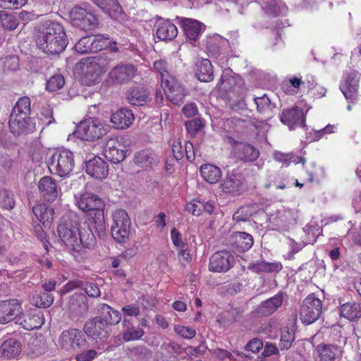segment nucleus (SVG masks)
Masks as SVG:
<instances>
[{"label":"nucleus","instance_id":"obj_1","mask_svg":"<svg viewBox=\"0 0 361 361\" xmlns=\"http://www.w3.org/2000/svg\"><path fill=\"white\" fill-rule=\"evenodd\" d=\"M57 232L62 243L70 250L80 252L94 247L96 238L90 226L82 227L75 214L64 216L58 225Z\"/></svg>","mask_w":361,"mask_h":361},{"label":"nucleus","instance_id":"obj_2","mask_svg":"<svg viewBox=\"0 0 361 361\" xmlns=\"http://www.w3.org/2000/svg\"><path fill=\"white\" fill-rule=\"evenodd\" d=\"M35 42L37 47L48 55L61 53L68 44L63 26L56 22H47L39 26Z\"/></svg>","mask_w":361,"mask_h":361},{"label":"nucleus","instance_id":"obj_3","mask_svg":"<svg viewBox=\"0 0 361 361\" xmlns=\"http://www.w3.org/2000/svg\"><path fill=\"white\" fill-rule=\"evenodd\" d=\"M77 205L93 224L99 238H104L106 235V224L104 213L105 204L102 198L93 193L86 192L80 196L77 201Z\"/></svg>","mask_w":361,"mask_h":361},{"label":"nucleus","instance_id":"obj_4","mask_svg":"<svg viewBox=\"0 0 361 361\" xmlns=\"http://www.w3.org/2000/svg\"><path fill=\"white\" fill-rule=\"evenodd\" d=\"M81 83L91 86L100 80V75L110 66V60L104 56L87 58L81 62Z\"/></svg>","mask_w":361,"mask_h":361},{"label":"nucleus","instance_id":"obj_5","mask_svg":"<svg viewBox=\"0 0 361 361\" xmlns=\"http://www.w3.org/2000/svg\"><path fill=\"white\" fill-rule=\"evenodd\" d=\"M74 155L68 149L55 152L49 161V169L51 173L63 177L69 174L74 167Z\"/></svg>","mask_w":361,"mask_h":361},{"label":"nucleus","instance_id":"obj_6","mask_svg":"<svg viewBox=\"0 0 361 361\" xmlns=\"http://www.w3.org/2000/svg\"><path fill=\"white\" fill-rule=\"evenodd\" d=\"M69 16L72 24L84 30H92L97 24V19L87 3L74 6Z\"/></svg>","mask_w":361,"mask_h":361},{"label":"nucleus","instance_id":"obj_7","mask_svg":"<svg viewBox=\"0 0 361 361\" xmlns=\"http://www.w3.org/2000/svg\"><path fill=\"white\" fill-rule=\"evenodd\" d=\"M106 133L107 129L95 118H89L81 121L74 133L77 137L87 141L98 140Z\"/></svg>","mask_w":361,"mask_h":361},{"label":"nucleus","instance_id":"obj_8","mask_svg":"<svg viewBox=\"0 0 361 361\" xmlns=\"http://www.w3.org/2000/svg\"><path fill=\"white\" fill-rule=\"evenodd\" d=\"M113 224L111 233L118 243H125L129 238L131 221L124 209H116L112 214Z\"/></svg>","mask_w":361,"mask_h":361},{"label":"nucleus","instance_id":"obj_9","mask_svg":"<svg viewBox=\"0 0 361 361\" xmlns=\"http://www.w3.org/2000/svg\"><path fill=\"white\" fill-rule=\"evenodd\" d=\"M322 312V302L314 294L309 295L303 300L300 310L301 322L305 325L315 322Z\"/></svg>","mask_w":361,"mask_h":361},{"label":"nucleus","instance_id":"obj_10","mask_svg":"<svg viewBox=\"0 0 361 361\" xmlns=\"http://www.w3.org/2000/svg\"><path fill=\"white\" fill-rule=\"evenodd\" d=\"M228 142L231 145V155L239 161L253 162L259 156V150L252 145L235 140L231 136L227 137Z\"/></svg>","mask_w":361,"mask_h":361},{"label":"nucleus","instance_id":"obj_11","mask_svg":"<svg viewBox=\"0 0 361 361\" xmlns=\"http://www.w3.org/2000/svg\"><path fill=\"white\" fill-rule=\"evenodd\" d=\"M8 124L11 133L17 137L30 134L35 130V123L27 114H11Z\"/></svg>","mask_w":361,"mask_h":361},{"label":"nucleus","instance_id":"obj_12","mask_svg":"<svg viewBox=\"0 0 361 361\" xmlns=\"http://www.w3.org/2000/svg\"><path fill=\"white\" fill-rule=\"evenodd\" d=\"M222 191L233 196L241 195L246 189L243 173L232 171L228 173L221 183Z\"/></svg>","mask_w":361,"mask_h":361},{"label":"nucleus","instance_id":"obj_13","mask_svg":"<svg viewBox=\"0 0 361 361\" xmlns=\"http://www.w3.org/2000/svg\"><path fill=\"white\" fill-rule=\"evenodd\" d=\"M235 264L234 256L228 250L214 252L209 259V269L212 272H226Z\"/></svg>","mask_w":361,"mask_h":361},{"label":"nucleus","instance_id":"obj_14","mask_svg":"<svg viewBox=\"0 0 361 361\" xmlns=\"http://www.w3.org/2000/svg\"><path fill=\"white\" fill-rule=\"evenodd\" d=\"M62 345L64 348L73 350H85L88 347V342L82 331L78 329H70L62 332L61 336Z\"/></svg>","mask_w":361,"mask_h":361},{"label":"nucleus","instance_id":"obj_15","mask_svg":"<svg viewBox=\"0 0 361 361\" xmlns=\"http://www.w3.org/2000/svg\"><path fill=\"white\" fill-rule=\"evenodd\" d=\"M84 333L95 341H104L110 335V329L98 317L89 319L84 324Z\"/></svg>","mask_w":361,"mask_h":361},{"label":"nucleus","instance_id":"obj_16","mask_svg":"<svg viewBox=\"0 0 361 361\" xmlns=\"http://www.w3.org/2000/svg\"><path fill=\"white\" fill-rule=\"evenodd\" d=\"M135 73V68L133 65H118L109 73L107 82L110 85L128 82L134 77Z\"/></svg>","mask_w":361,"mask_h":361},{"label":"nucleus","instance_id":"obj_17","mask_svg":"<svg viewBox=\"0 0 361 361\" xmlns=\"http://www.w3.org/2000/svg\"><path fill=\"white\" fill-rule=\"evenodd\" d=\"M22 306L17 299L0 300V324H6L16 319L22 314Z\"/></svg>","mask_w":361,"mask_h":361},{"label":"nucleus","instance_id":"obj_18","mask_svg":"<svg viewBox=\"0 0 361 361\" xmlns=\"http://www.w3.org/2000/svg\"><path fill=\"white\" fill-rule=\"evenodd\" d=\"M281 121L290 130L298 127H305V116L303 110L298 106L285 109L280 116Z\"/></svg>","mask_w":361,"mask_h":361},{"label":"nucleus","instance_id":"obj_19","mask_svg":"<svg viewBox=\"0 0 361 361\" xmlns=\"http://www.w3.org/2000/svg\"><path fill=\"white\" fill-rule=\"evenodd\" d=\"M126 151L116 137L109 139L104 148V155L113 164H118L126 158Z\"/></svg>","mask_w":361,"mask_h":361},{"label":"nucleus","instance_id":"obj_20","mask_svg":"<svg viewBox=\"0 0 361 361\" xmlns=\"http://www.w3.org/2000/svg\"><path fill=\"white\" fill-rule=\"evenodd\" d=\"M86 173L96 179H102L109 173V164L101 157L95 156L85 163Z\"/></svg>","mask_w":361,"mask_h":361},{"label":"nucleus","instance_id":"obj_21","mask_svg":"<svg viewBox=\"0 0 361 361\" xmlns=\"http://www.w3.org/2000/svg\"><path fill=\"white\" fill-rule=\"evenodd\" d=\"M38 188L43 199L49 202L56 200L60 192L56 180L49 176H44L40 179Z\"/></svg>","mask_w":361,"mask_h":361},{"label":"nucleus","instance_id":"obj_22","mask_svg":"<svg viewBox=\"0 0 361 361\" xmlns=\"http://www.w3.org/2000/svg\"><path fill=\"white\" fill-rule=\"evenodd\" d=\"M42 316V314L36 312V310H35L34 311H30L27 314L22 313L18 317L16 323L21 325L25 330L37 329L43 324Z\"/></svg>","mask_w":361,"mask_h":361},{"label":"nucleus","instance_id":"obj_23","mask_svg":"<svg viewBox=\"0 0 361 361\" xmlns=\"http://www.w3.org/2000/svg\"><path fill=\"white\" fill-rule=\"evenodd\" d=\"M156 35L162 41L171 40L178 35V29L169 20L159 18L157 21Z\"/></svg>","mask_w":361,"mask_h":361},{"label":"nucleus","instance_id":"obj_24","mask_svg":"<svg viewBox=\"0 0 361 361\" xmlns=\"http://www.w3.org/2000/svg\"><path fill=\"white\" fill-rule=\"evenodd\" d=\"M252 236L245 232H235L229 238V243L238 252L248 250L253 245Z\"/></svg>","mask_w":361,"mask_h":361},{"label":"nucleus","instance_id":"obj_25","mask_svg":"<svg viewBox=\"0 0 361 361\" xmlns=\"http://www.w3.org/2000/svg\"><path fill=\"white\" fill-rule=\"evenodd\" d=\"M68 305L70 312L76 317L86 314L89 309L87 298L84 294H73L69 298Z\"/></svg>","mask_w":361,"mask_h":361},{"label":"nucleus","instance_id":"obj_26","mask_svg":"<svg viewBox=\"0 0 361 361\" xmlns=\"http://www.w3.org/2000/svg\"><path fill=\"white\" fill-rule=\"evenodd\" d=\"M135 119L134 114L130 109L121 108L112 114L111 122L117 129L128 128Z\"/></svg>","mask_w":361,"mask_h":361},{"label":"nucleus","instance_id":"obj_27","mask_svg":"<svg viewBox=\"0 0 361 361\" xmlns=\"http://www.w3.org/2000/svg\"><path fill=\"white\" fill-rule=\"evenodd\" d=\"M99 315L96 316L100 319L107 326L118 324L121 320L120 312L114 310L106 304H100L98 307Z\"/></svg>","mask_w":361,"mask_h":361},{"label":"nucleus","instance_id":"obj_28","mask_svg":"<svg viewBox=\"0 0 361 361\" xmlns=\"http://www.w3.org/2000/svg\"><path fill=\"white\" fill-rule=\"evenodd\" d=\"M32 212L44 227H50L54 214L52 207L44 203H39L33 206Z\"/></svg>","mask_w":361,"mask_h":361},{"label":"nucleus","instance_id":"obj_29","mask_svg":"<svg viewBox=\"0 0 361 361\" xmlns=\"http://www.w3.org/2000/svg\"><path fill=\"white\" fill-rule=\"evenodd\" d=\"M283 303V293H279L274 297L262 302L256 309L260 316L267 317L274 313Z\"/></svg>","mask_w":361,"mask_h":361},{"label":"nucleus","instance_id":"obj_30","mask_svg":"<svg viewBox=\"0 0 361 361\" xmlns=\"http://www.w3.org/2000/svg\"><path fill=\"white\" fill-rule=\"evenodd\" d=\"M181 23L187 37L191 41H196L203 30V25L190 18L183 19Z\"/></svg>","mask_w":361,"mask_h":361},{"label":"nucleus","instance_id":"obj_31","mask_svg":"<svg viewBox=\"0 0 361 361\" xmlns=\"http://www.w3.org/2000/svg\"><path fill=\"white\" fill-rule=\"evenodd\" d=\"M21 353V344L16 338L6 339L0 347L1 355L5 358L15 357Z\"/></svg>","mask_w":361,"mask_h":361},{"label":"nucleus","instance_id":"obj_32","mask_svg":"<svg viewBox=\"0 0 361 361\" xmlns=\"http://www.w3.org/2000/svg\"><path fill=\"white\" fill-rule=\"evenodd\" d=\"M66 286L68 290L81 288L89 297L91 298H97L100 296L99 288L96 284L92 282L80 280L71 281L66 284Z\"/></svg>","mask_w":361,"mask_h":361},{"label":"nucleus","instance_id":"obj_33","mask_svg":"<svg viewBox=\"0 0 361 361\" xmlns=\"http://www.w3.org/2000/svg\"><path fill=\"white\" fill-rule=\"evenodd\" d=\"M195 75L202 82H209L213 80V68L209 60L202 59L196 63Z\"/></svg>","mask_w":361,"mask_h":361},{"label":"nucleus","instance_id":"obj_34","mask_svg":"<svg viewBox=\"0 0 361 361\" xmlns=\"http://www.w3.org/2000/svg\"><path fill=\"white\" fill-rule=\"evenodd\" d=\"M340 314L342 317L353 321L361 317V303L360 302H346L340 307Z\"/></svg>","mask_w":361,"mask_h":361},{"label":"nucleus","instance_id":"obj_35","mask_svg":"<svg viewBox=\"0 0 361 361\" xmlns=\"http://www.w3.org/2000/svg\"><path fill=\"white\" fill-rule=\"evenodd\" d=\"M361 80V75L353 71L343 75L340 83V90H357Z\"/></svg>","mask_w":361,"mask_h":361},{"label":"nucleus","instance_id":"obj_36","mask_svg":"<svg viewBox=\"0 0 361 361\" xmlns=\"http://www.w3.org/2000/svg\"><path fill=\"white\" fill-rule=\"evenodd\" d=\"M202 178L209 183L213 184L219 181L221 176V169L212 164H203L200 167Z\"/></svg>","mask_w":361,"mask_h":361},{"label":"nucleus","instance_id":"obj_37","mask_svg":"<svg viewBox=\"0 0 361 361\" xmlns=\"http://www.w3.org/2000/svg\"><path fill=\"white\" fill-rule=\"evenodd\" d=\"M54 296L47 292L37 293L34 292L30 298L31 303L39 308H47L50 307L54 302Z\"/></svg>","mask_w":361,"mask_h":361},{"label":"nucleus","instance_id":"obj_38","mask_svg":"<svg viewBox=\"0 0 361 361\" xmlns=\"http://www.w3.org/2000/svg\"><path fill=\"white\" fill-rule=\"evenodd\" d=\"M319 361H334L339 349L334 345L319 344L317 347Z\"/></svg>","mask_w":361,"mask_h":361},{"label":"nucleus","instance_id":"obj_39","mask_svg":"<svg viewBox=\"0 0 361 361\" xmlns=\"http://www.w3.org/2000/svg\"><path fill=\"white\" fill-rule=\"evenodd\" d=\"M272 94L273 95L264 94L262 97H257L254 99L258 111L262 112L266 109L272 110L276 108V101L277 100V97L275 94Z\"/></svg>","mask_w":361,"mask_h":361},{"label":"nucleus","instance_id":"obj_40","mask_svg":"<svg viewBox=\"0 0 361 361\" xmlns=\"http://www.w3.org/2000/svg\"><path fill=\"white\" fill-rule=\"evenodd\" d=\"M134 161L142 167L149 166L157 161V156L149 149H143L135 154Z\"/></svg>","mask_w":361,"mask_h":361},{"label":"nucleus","instance_id":"obj_41","mask_svg":"<svg viewBox=\"0 0 361 361\" xmlns=\"http://www.w3.org/2000/svg\"><path fill=\"white\" fill-rule=\"evenodd\" d=\"M242 85V78L238 75H232L230 73H224L221 76V88L222 90H228L232 88H239Z\"/></svg>","mask_w":361,"mask_h":361},{"label":"nucleus","instance_id":"obj_42","mask_svg":"<svg viewBox=\"0 0 361 361\" xmlns=\"http://www.w3.org/2000/svg\"><path fill=\"white\" fill-rule=\"evenodd\" d=\"M127 99L130 104L135 106H142L151 101L147 92H130Z\"/></svg>","mask_w":361,"mask_h":361},{"label":"nucleus","instance_id":"obj_43","mask_svg":"<svg viewBox=\"0 0 361 361\" xmlns=\"http://www.w3.org/2000/svg\"><path fill=\"white\" fill-rule=\"evenodd\" d=\"M30 100L27 97H22L16 102L11 114L30 115Z\"/></svg>","mask_w":361,"mask_h":361},{"label":"nucleus","instance_id":"obj_44","mask_svg":"<svg viewBox=\"0 0 361 361\" xmlns=\"http://www.w3.org/2000/svg\"><path fill=\"white\" fill-rule=\"evenodd\" d=\"M92 52H97L110 46V39L104 35H92Z\"/></svg>","mask_w":361,"mask_h":361},{"label":"nucleus","instance_id":"obj_45","mask_svg":"<svg viewBox=\"0 0 361 361\" xmlns=\"http://www.w3.org/2000/svg\"><path fill=\"white\" fill-rule=\"evenodd\" d=\"M92 38L91 36L82 37L75 45V49L80 54L92 52Z\"/></svg>","mask_w":361,"mask_h":361},{"label":"nucleus","instance_id":"obj_46","mask_svg":"<svg viewBox=\"0 0 361 361\" xmlns=\"http://www.w3.org/2000/svg\"><path fill=\"white\" fill-rule=\"evenodd\" d=\"M0 24L7 30H13L18 26V20L14 16L3 12L0 13Z\"/></svg>","mask_w":361,"mask_h":361},{"label":"nucleus","instance_id":"obj_47","mask_svg":"<svg viewBox=\"0 0 361 361\" xmlns=\"http://www.w3.org/2000/svg\"><path fill=\"white\" fill-rule=\"evenodd\" d=\"M160 78L162 90H176L178 88V83L169 73H162Z\"/></svg>","mask_w":361,"mask_h":361},{"label":"nucleus","instance_id":"obj_48","mask_svg":"<svg viewBox=\"0 0 361 361\" xmlns=\"http://www.w3.org/2000/svg\"><path fill=\"white\" fill-rule=\"evenodd\" d=\"M295 340V334L289 330L282 331L281 340L279 342V348L281 350L289 349L293 341Z\"/></svg>","mask_w":361,"mask_h":361},{"label":"nucleus","instance_id":"obj_49","mask_svg":"<svg viewBox=\"0 0 361 361\" xmlns=\"http://www.w3.org/2000/svg\"><path fill=\"white\" fill-rule=\"evenodd\" d=\"M65 85V79L61 74L51 77L47 83V90H59Z\"/></svg>","mask_w":361,"mask_h":361},{"label":"nucleus","instance_id":"obj_50","mask_svg":"<svg viewBox=\"0 0 361 361\" xmlns=\"http://www.w3.org/2000/svg\"><path fill=\"white\" fill-rule=\"evenodd\" d=\"M185 127L188 133L192 136L196 134L204 127L203 122L201 119L195 118L185 123Z\"/></svg>","mask_w":361,"mask_h":361},{"label":"nucleus","instance_id":"obj_51","mask_svg":"<svg viewBox=\"0 0 361 361\" xmlns=\"http://www.w3.org/2000/svg\"><path fill=\"white\" fill-rule=\"evenodd\" d=\"M144 334L142 329H135L128 327L123 332V338L126 341H130L140 338Z\"/></svg>","mask_w":361,"mask_h":361},{"label":"nucleus","instance_id":"obj_52","mask_svg":"<svg viewBox=\"0 0 361 361\" xmlns=\"http://www.w3.org/2000/svg\"><path fill=\"white\" fill-rule=\"evenodd\" d=\"M27 2V0H0V7L5 9H18Z\"/></svg>","mask_w":361,"mask_h":361},{"label":"nucleus","instance_id":"obj_53","mask_svg":"<svg viewBox=\"0 0 361 361\" xmlns=\"http://www.w3.org/2000/svg\"><path fill=\"white\" fill-rule=\"evenodd\" d=\"M202 200H193L187 203L186 210L195 216H200L202 213Z\"/></svg>","mask_w":361,"mask_h":361},{"label":"nucleus","instance_id":"obj_54","mask_svg":"<svg viewBox=\"0 0 361 361\" xmlns=\"http://www.w3.org/2000/svg\"><path fill=\"white\" fill-rule=\"evenodd\" d=\"M19 60L15 56H11L5 59L4 62V70L5 72H12L18 70Z\"/></svg>","mask_w":361,"mask_h":361},{"label":"nucleus","instance_id":"obj_55","mask_svg":"<svg viewBox=\"0 0 361 361\" xmlns=\"http://www.w3.org/2000/svg\"><path fill=\"white\" fill-rule=\"evenodd\" d=\"M166 99L173 104L180 106L183 103L185 94L183 92H164Z\"/></svg>","mask_w":361,"mask_h":361},{"label":"nucleus","instance_id":"obj_56","mask_svg":"<svg viewBox=\"0 0 361 361\" xmlns=\"http://www.w3.org/2000/svg\"><path fill=\"white\" fill-rule=\"evenodd\" d=\"M0 202L2 207L6 209H12L14 207L15 202L12 195L7 190H4L0 195Z\"/></svg>","mask_w":361,"mask_h":361},{"label":"nucleus","instance_id":"obj_57","mask_svg":"<svg viewBox=\"0 0 361 361\" xmlns=\"http://www.w3.org/2000/svg\"><path fill=\"white\" fill-rule=\"evenodd\" d=\"M174 330L177 334L188 339L193 338L196 334V331L193 328L180 325L175 326Z\"/></svg>","mask_w":361,"mask_h":361},{"label":"nucleus","instance_id":"obj_58","mask_svg":"<svg viewBox=\"0 0 361 361\" xmlns=\"http://www.w3.org/2000/svg\"><path fill=\"white\" fill-rule=\"evenodd\" d=\"M250 215L248 207H241L234 213L233 219L237 222L247 221Z\"/></svg>","mask_w":361,"mask_h":361},{"label":"nucleus","instance_id":"obj_59","mask_svg":"<svg viewBox=\"0 0 361 361\" xmlns=\"http://www.w3.org/2000/svg\"><path fill=\"white\" fill-rule=\"evenodd\" d=\"M82 352L78 354L75 357L77 361H92L97 355V352L95 350H80Z\"/></svg>","mask_w":361,"mask_h":361},{"label":"nucleus","instance_id":"obj_60","mask_svg":"<svg viewBox=\"0 0 361 361\" xmlns=\"http://www.w3.org/2000/svg\"><path fill=\"white\" fill-rule=\"evenodd\" d=\"M262 8L269 15L277 16L281 12L279 2L276 0H270L267 4L262 6Z\"/></svg>","mask_w":361,"mask_h":361},{"label":"nucleus","instance_id":"obj_61","mask_svg":"<svg viewBox=\"0 0 361 361\" xmlns=\"http://www.w3.org/2000/svg\"><path fill=\"white\" fill-rule=\"evenodd\" d=\"M173 156L176 160H181L184 157L185 146L183 147L179 140H176L173 142L172 146Z\"/></svg>","mask_w":361,"mask_h":361},{"label":"nucleus","instance_id":"obj_62","mask_svg":"<svg viewBox=\"0 0 361 361\" xmlns=\"http://www.w3.org/2000/svg\"><path fill=\"white\" fill-rule=\"evenodd\" d=\"M188 247V245H186L184 247H180L178 248V259L180 262L183 266H185L186 264H188L192 260V256L190 254Z\"/></svg>","mask_w":361,"mask_h":361},{"label":"nucleus","instance_id":"obj_63","mask_svg":"<svg viewBox=\"0 0 361 361\" xmlns=\"http://www.w3.org/2000/svg\"><path fill=\"white\" fill-rule=\"evenodd\" d=\"M263 347L262 341L259 338H253L245 347V349L252 353H257Z\"/></svg>","mask_w":361,"mask_h":361},{"label":"nucleus","instance_id":"obj_64","mask_svg":"<svg viewBox=\"0 0 361 361\" xmlns=\"http://www.w3.org/2000/svg\"><path fill=\"white\" fill-rule=\"evenodd\" d=\"M171 238L173 242V244L178 248L180 247H184L188 245L187 243L183 242L182 235L180 233L176 228H173L171 231Z\"/></svg>","mask_w":361,"mask_h":361}]
</instances>
